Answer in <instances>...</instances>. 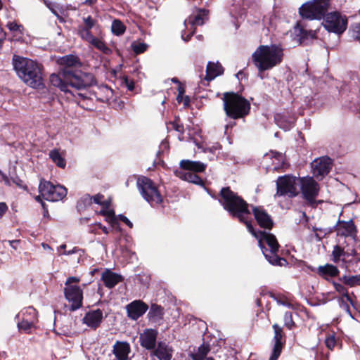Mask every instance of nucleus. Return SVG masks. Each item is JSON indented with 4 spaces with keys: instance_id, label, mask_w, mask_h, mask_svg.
Here are the masks:
<instances>
[{
    "instance_id": "1",
    "label": "nucleus",
    "mask_w": 360,
    "mask_h": 360,
    "mask_svg": "<svg viewBox=\"0 0 360 360\" xmlns=\"http://www.w3.org/2000/svg\"><path fill=\"white\" fill-rule=\"evenodd\" d=\"M221 203L224 210H227L233 217H236L246 225L248 231L258 240L259 246L269 262L273 265L283 266L286 260L277 255L279 245L274 235L265 231L256 232L249 218L250 212L248 204L229 187L222 188L220 191Z\"/></svg>"
},
{
    "instance_id": "2",
    "label": "nucleus",
    "mask_w": 360,
    "mask_h": 360,
    "mask_svg": "<svg viewBox=\"0 0 360 360\" xmlns=\"http://www.w3.org/2000/svg\"><path fill=\"white\" fill-rule=\"evenodd\" d=\"M12 65L18 77L27 86L40 89L44 86L43 65L28 58L13 55Z\"/></svg>"
},
{
    "instance_id": "3",
    "label": "nucleus",
    "mask_w": 360,
    "mask_h": 360,
    "mask_svg": "<svg viewBox=\"0 0 360 360\" xmlns=\"http://www.w3.org/2000/svg\"><path fill=\"white\" fill-rule=\"evenodd\" d=\"M283 58V49L280 45H260L252 53V58L260 79L262 73L280 65Z\"/></svg>"
},
{
    "instance_id": "4",
    "label": "nucleus",
    "mask_w": 360,
    "mask_h": 360,
    "mask_svg": "<svg viewBox=\"0 0 360 360\" xmlns=\"http://www.w3.org/2000/svg\"><path fill=\"white\" fill-rule=\"evenodd\" d=\"M224 110L226 115L236 120L247 115L250 109L249 101L241 96L226 92L224 94Z\"/></svg>"
},
{
    "instance_id": "5",
    "label": "nucleus",
    "mask_w": 360,
    "mask_h": 360,
    "mask_svg": "<svg viewBox=\"0 0 360 360\" xmlns=\"http://www.w3.org/2000/svg\"><path fill=\"white\" fill-rule=\"evenodd\" d=\"M331 6V0H311L299 9L303 19L321 20L328 13Z\"/></svg>"
},
{
    "instance_id": "6",
    "label": "nucleus",
    "mask_w": 360,
    "mask_h": 360,
    "mask_svg": "<svg viewBox=\"0 0 360 360\" xmlns=\"http://www.w3.org/2000/svg\"><path fill=\"white\" fill-rule=\"evenodd\" d=\"M299 186L300 178L291 175L281 176L276 180V192L274 197L295 198L300 193Z\"/></svg>"
},
{
    "instance_id": "7",
    "label": "nucleus",
    "mask_w": 360,
    "mask_h": 360,
    "mask_svg": "<svg viewBox=\"0 0 360 360\" xmlns=\"http://www.w3.org/2000/svg\"><path fill=\"white\" fill-rule=\"evenodd\" d=\"M348 20L345 15L338 11L327 13L321 25L329 32L342 34L347 27Z\"/></svg>"
},
{
    "instance_id": "8",
    "label": "nucleus",
    "mask_w": 360,
    "mask_h": 360,
    "mask_svg": "<svg viewBox=\"0 0 360 360\" xmlns=\"http://www.w3.org/2000/svg\"><path fill=\"white\" fill-rule=\"evenodd\" d=\"M64 77L69 86L77 89H83L96 84V79L93 74L79 70H68L64 72Z\"/></svg>"
},
{
    "instance_id": "9",
    "label": "nucleus",
    "mask_w": 360,
    "mask_h": 360,
    "mask_svg": "<svg viewBox=\"0 0 360 360\" xmlns=\"http://www.w3.org/2000/svg\"><path fill=\"white\" fill-rule=\"evenodd\" d=\"M138 188L143 198L151 205H158L162 202V197L155 184L146 176L139 177L137 180Z\"/></svg>"
},
{
    "instance_id": "10",
    "label": "nucleus",
    "mask_w": 360,
    "mask_h": 360,
    "mask_svg": "<svg viewBox=\"0 0 360 360\" xmlns=\"http://www.w3.org/2000/svg\"><path fill=\"white\" fill-rule=\"evenodd\" d=\"M39 192L44 199L52 202L59 201L67 195V189L64 186L54 185L44 179L40 181Z\"/></svg>"
},
{
    "instance_id": "11",
    "label": "nucleus",
    "mask_w": 360,
    "mask_h": 360,
    "mask_svg": "<svg viewBox=\"0 0 360 360\" xmlns=\"http://www.w3.org/2000/svg\"><path fill=\"white\" fill-rule=\"evenodd\" d=\"M300 186L303 198L311 205L315 202L319 195V185L313 177L300 178Z\"/></svg>"
},
{
    "instance_id": "12",
    "label": "nucleus",
    "mask_w": 360,
    "mask_h": 360,
    "mask_svg": "<svg viewBox=\"0 0 360 360\" xmlns=\"http://www.w3.org/2000/svg\"><path fill=\"white\" fill-rule=\"evenodd\" d=\"M64 294L65 299L71 302V311H75L82 306L83 292L79 286L65 287Z\"/></svg>"
},
{
    "instance_id": "13",
    "label": "nucleus",
    "mask_w": 360,
    "mask_h": 360,
    "mask_svg": "<svg viewBox=\"0 0 360 360\" xmlns=\"http://www.w3.org/2000/svg\"><path fill=\"white\" fill-rule=\"evenodd\" d=\"M332 166L331 160L328 157H321L314 160L311 162L313 174L321 179L327 175Z\"/></svg>"
},
{
    "instance_id": "14",
    "label": "nucleus",
    "mask_w": 360,
    "mask_h": 360,
    "mask_svg": "<svg viewBox=\"0 0 360 360\" xmlns=\"http://www.w3.org/2000/svg\"><path fill=\"white\" fill-rule=\"evenodd\" d=\"M128 316L136 320L141 317L148 309L146 304L141 300H135L126 307Z\"/></svg>"
},
{
    "instance_id": "15",
    "label": "nucleus",
    "mask_w": 360,
    "mask_h": 360,
    "mask_svg": "<svg viewBox=\"0 0 360 360\" xmlns=\"http://www.w3.org/2000/svg\"><path fill=\"white\" fill-rule=\"evenodd\" d=\"M273 328L274 330V345L269 360H277L283 348V342L281 341L283 338V330L282 328L276 323L273 325Z\"/></svg>"
},
{
    "instance_id": "16",
    "label": "nucleus",
    "mask_w": 360,
    "mask_h": 360,
    "mask_svg": "<svg viewBox=\"0 0 360 360\" xmlns=\"http://www.w3.org/2000/svg\"><path fill=\"white\" fill-rule=\"evenodd\" d=\"M158 331L155 329H146L140 335L141 345L148 350L155 347Z\"/></svg>"
},
{
    "instance_id": "17",
    "label": "nucleus",
    "mask_w": 360,
    "mask_h": 360,
    "mask_svg": "<svg viewBox=\"0 0 360 360\" xmlns=\"http://www.w3.org/2000/svg\"><path fill=\"white\" fill-rule=\"evenodd\" d=\"M252 212L258 224L264 229H271L273 227V221L269 214L260 207H254Z\"/></svg>"
},
{
    "instance_id": "18",
    "label": "nucleus",
    "mask_w": 360,
    "mask_h": 360,
    "mask_svg": "<svg viewBox=\"0 0 360 360\" xmlns=\"http://www.w3.org/2000/svg\"><path fill=\"white\" fill-rule=\"evenodd\" d=\"M338 235L345 237H352L356 236L357 230L354 223L352 220L347 221H338L335 226Z\"/></svg>"
},
{
    "instance_id": "19",
    "label": "nucleus",
    "mask_w": 360,
    "mask_h": 360,
    "mask_svg": "<svg viewBox=\"0 0 360 360\" xmlns=\"http://www.w3.org/2000/svg\"><path fill=\"white\" fill-rule=\"evenodd\" d=\"M103 318L102 311L96 309L87 312L82 319V321L83 323L95 330L100 326Z\"/></svg>"
},
{
    "instance_id": "20",
    "label": "nucleus",
    "mask_w": 360,
    "mask_h": 360,
    "mask_svg": "<svg viewBox=\"0 0 360 360\" xmlns=\"http://www.w3.org/2000/svg\"><path fill=\"white\" fill-rule=\"evenodd\" d=\"M173 349L165 342H160L157 347L152 351V355L156 356L158 360H171Z\"/></svg>"
},
{
    "instance_id": "21",
    "label": "nucleus",
    "mask_w": 360,
    "mask_h": 360,
    "mask_svg": "<svg viewBox=\"0 0 360 360\" xmlns=\"http://www.w3.org/2000/svg\"><path fill=\"white\" fill-rule=\"evenodd\" d=\"M131 347L128 342L117 341L112 347V353L117 360H129Z\"/></svg>"
},
{
    "instance_id": "22",
    "label": "nucleus",
    "mask_w": 360,
    "mask_h": 360,
    "mask_svg": "<svg viewBox=\"0 0 360 360\" xmlns=\"http://www.w3.org/2000/svg\"><path fill=\"white\" fill-rule=\"evenodd\" d=\"M58 63L60 65L63 66L62 71L65 72V70H72V68H80L82 63L79 58L75 55H66L61 57L58 60Z\"/></svg>"
},
{
    "instance_id": "23",
    "label": "nucleus",
    "mask_w": 360,
    "mask_h": 360,
    "mask_svg": "<svg viewBox=\"0 0 360 360\" xmlns=\"http://www.w3.org/2000/svg\"><path fill=\"white\" fill-rule=\"evenodd\" d=\"M179 165L181 169L193 172H204L207 167L206 164L200 161H192L189 160H182Z\"/></svg>"
},
{
    "instance_id": "24",
    "label": "nucleus",
    "mask_w": 360,
    "mask_h": 360,
    "mask_svg": "<svg viewBox=\"0 0 360 360\" xmlns=\"http://www.w3.org/2000/svg\"><path fill=\"white\" fill-rule=\"evenodd\" d=\"M307 25L304 24L303 22H298L296 26L295 27V33L297 36H298L300 39H314L316 38V30H311V29H307Z\"/></svg>"
},
{
    "instance_id": "25",
    "label": "nucleus",
    "mask_w": 360,
    "mask_h": 360,
    "mask_svg": "<svg viewBox=\"0 0 360 360\" xmlns=\"http://www.w3.org/2000/svg\"><path fill=\"white\" fill-rule=\"evenodd\" d=\"M101 279L105 287L112 288L122 281V276L107 269L102 274Z\"/></svg>"
},
{
    "instance_id": "26",
    "label": "nucleus",
    "mask_w": 360,
    "mask_h": 360,
    "mask_svg": "<svg viewBox=\"0 0 360 360\" xmlns=\"http://www.w3.org/2000/svg\"><path fill=\"white\" fill-rule=\"evenodd\" d=\"M50 82L51 84L59 88L61 91L64 92H69V84L67 82L64 77V72L61 70L60 73L58 75L52 74L50 76Z\"/></svg>"
},
{
    "instance_id": "27",
    "label": "nucleus",
    "mask_w": 360,
    "mask_h": 360,
    "mask_svg": "<svg viewBox=\"0 0 360 360\" xmlns=\"http://www.w3.org/2000/svg\"><path fill=\"white\" fill-rule=\"evenodd\" d=\"M224 72V68L219 63L209 62L206 68L205 79L208 81L212 80L216 77L221 75Z\"/></svg>"
},
{
    "instance_id": "28",
    "label": "nucleus",
    "mask_w": 360,
    "mask_h": 360,
    "mask_svg": "<svg viewBox=\"0 0 360 360\" xmlns=\"http://www.w3.org/2000/svg\"><path fill=\"white\" fill-rule=\"evenodd\" d=\"M20 317L22 320L27 321L30 320L32 323H36L37 321V312L32 307H29L16 315L17 319H20Z\"/></svg>"
},
{
    "instance_id": "29",
    "label": "nucleus",
    "mask_w": 360,
    "mask_h": 360,
    "mask_svg": "<svg viewBox=\"0 0 360 360\" xmlns=\"http://www.w3.org/2000/svg\"><path fill=\"white\" fill-rule=\"evenodd\" d=\"M319 274L323 276H330V277H334L338 275L339 270L338 269L332 264H326L325 266H320L318 268Z\"/></svg>"
},
{
    "instance_id": "30",
    "label": "nucleus",
    "mask_w": 360,
    "mask_h": 360,
    "mask_svg": "<svg viewBox=\"0 0 360 360\" xmlns=\"http://www.w3.org/2000/svg\"><path fill=\"white\" fill-rule=\"evenodd\" d=\"M209 11L205 9H200L198 13L193 15L190 16L189 22L192 25H202L204 24L205 20L207 19Z\"/></svg>"
},
{
    "instance_id": "31",
    "label": "nucleus",
    "mask_w": 360,
    "mask_h": 360,
    "mask_svg": "<svg viewBox=\"0 0 360 360\" xmlns=\"http://www.w3.org/2000/svg\"><path fill=\"white\" fill-rule=\"evenodd\" d=\"M46 7L51 11V13L57 17L60 22H64L63 18L60 15V13H63V6L56 3L51 2L48 0H43Z\"/></svg>"
},
{
    "instance_id": "32",
    "label": "nucleus",
    "mask_w": 360,
    "mask_h": 360,
    "mask_svg": "<svg viewBox=\"0 0 360 360\" xmlns=\"http://www.w3.org/2000/svg\"><path fill=\"white\" fill-rule=\"evenodd\" d=\"M210 350V346L202 345L198 347L196 353H192L190 356L193 360H205V358L207 355Z\"/></svg>"
},
{
    "instance_id": "33",
    "label": "nucleus",
    "mask_w": 360,
    "mask_h": 360,
    "mask_svg": "<svg viewBox=\"0 0 360 360\" xmlns=\"http://www.w3.org/2000/svg\"><path fill=\"white\" fill-rule=\"evenodd\" d=\"M162 308L157 304H152L148 313L150 319L154 321L160 320L162 318L163 311Z\"/></svg>"
},
{
    "instance_id": "34",
    "label": "nucleus",
    "mask_w": 360,
    "mask_h": 360,
    "mask_svg": "<svg viewBox=\"0 0 360 360\" xmlns=\"http://www.w3.org/2000/svg\"><path fill=\"white\" fill-rule=\"evenodd\" d=\"M49 157L59 167L64 168L65 167V160L57 150H51L49 153Z\"/></svg>"
},
{
    "instance_id": "35",
    "label": "nucleus",
    "mask_w": 360,
    "mask_h": 360,
    "mask_svg": "<svg viewBox=\"0 0 360 360\" xmlns=\"http://www.w3.org/2000/svg\"><path fill=\"white\" fill-rule=\"evenodd\" d=\"M89 44H91L98 50L101 51L104 54L108 55L112 52L111 49L108 48L105 44L98 38L95 37L94 40H92Z\"/></svg>"
},
{
    "instance_id": "36",
    "label": "nucleus",
    "mask_w": 360,
    "mask_h": 360,
    "mask_svg": "<svg viewBox=\"0 0 360 360\" xmlns=\"http://www.w3.org/2000/svg\"><path fill=\"white\" fill-rule=\"evenodd\" d=\"M126 27L120 20H113L111 25V30L113 34L120 36L124 33Z\"/></svg>"
},
{
    "instance_id": "37",
    "label": "nucleus",
    "mask_w": 360,
    "mask_h": 360,
    "mask_svg": "<svg viewBox=\"0 0 360 360\" xmlns=\"http://www.w3.org/2000/svg\"><path fill=\"white\" fill-rule=\"evenodd\" d=\"M183 179L197 184L200 185L202 184V180L200 178L199 176H198L196 174L191 172H186L182 176H181Z\"/></svg>"
},
{
    "instance_id": "38",
    "label": "nucleus",
    "mask_w": 360,
    "mask_h": 360,
    "mask_svg": "<svg viewBox=\"0 0 360 360\" xmlns=\"http://www.w3.org/2000/svg\"><path fill=\"white\" fill-rule=\"evenodd\" d=\"M343 283L349 286L360 285V274L355 276H344L340 279Z\"/></svg>"
},
{
    "instance_id": "39",
    "label": "nucleus",
    "mask_w": 360,
    "mask_h": 360,
    "mask_svg": "<svg viewBox=\"0 0 360 360\" xmlns=\"http://www.w3.org/2000/svg\"><path fill=\"white\" fill-rule=\"evenodd\" d=\"M333 285L336 291L342 295L341 297H345L347 301L349 302L352 305H354L353 300L349 295L347 288H345L342 285L337 283H333Z\"/></svg>"
},
{
    "instance_id": "40",
    "label": "nucleus",
    "mask_w": 360,
    "mask_h": 360,
    "mask_svg": "<svg viewBox=\"0 0 360 360\" xmlns=\"http://www.w3.org/2000/svg\"><path fill=\"white\" fill-rule=\"evenodd\" d=\"M35 323H32V321L28 320H22L21 321L18 322V328L19 330H22L26 333H30L31 330L34 328Z\"/></svg>"
},
{
    "instance_id": "41",
    "label": "nucleus",
    "mask_w": 360,
    "mask_h": 360,
    "mask_svg": "<svg viewBox=\"0 0 360 360\" xmlns=\"http://www.w3.org/2000/svg\"><path fill=\"white\" fill-rule=\"evenodd\" d=\"M345 254L346 252H345L344 248L339 245L334 246L332 252L333 261L335 263H338L340 260V257L345 256Z\"/></svg>"
},
{
    "instance_id": "42",
    "label": "nucleus",
    "mask_w": 360,
    "mask_h": 360,
    "mask_svg": "<svg viewBox=\"0 0 360 360\" xmlns=\"http://www.w3.org/2000/svg\"><path fill=\"white\" fill-rule=\"evenodd\" d=\"M167 129H174L181 134H183L184 131V126L181 123H180L179 117H176L174 121L169 122L167 124Z\"/></svg>"
},
{
    "instance_id": "43",
    "label": "nucleus",
    "mask_w": 360,
    "mask_h": 360,
    "mask_svg": "<svg viewBox=\"0 0 360 360\" xmlns=\"http://www.w3.org/2000/svg\"><path fill=\"white\" fill-rule=\"evenodd\" d=\"M78 34L82 39L86 41L89 43H90L95 38V37H94L91 34V30L78 27Z\"/></svg>"
},
{
    "instance_id": "44",
    "label": "nucleus",
    "mask_w": 360,
    "mask_h": 360,
    "mask_svg": "<svg viewBox=\"0 0 360 360\" xmlns=\"http://www.w3.org/2000/svg\"><path fill=\"white\" fill-rule=\"evenodd\" d=\"M92 203V197L89 195H84L78 201L77 207L79 210L84 209Z\"/></svg>"
},
{
    "instance_id": "45",
    "label": "nucleus",
    "mask_w": 360,
    "mask_h": 360,
    "mask_svg": "<svg viewBox=\"0 0 360 360\" xmlns=\"http://www.w3.org/2000/svg\"><path fill=\"white\" fill-rule=\"evenodd\" d=\"M131 49L136 54H140L146 51L148 45L143 42L134 41L131 45Z\"/></svg>"
},
{
    "instance_id": "46",
    "label": "nucleus",
    "mask_w": 360,
    "mask_h": 360,
    "mask_svg": "<svg viewBox=\"0 0 360 360\" xmlns=\"http://www.w3.org/2000/svg\"><path fill=\"white\" fill-rule=\"evenodd\" d=\"M105 217H106V221L112 226H115L118 224L117 218L115 216V212L112 210L107 209L105 211Z\"/></svg>"
},
{
    "instance_id": "47",
    "label": "nucleus",
    "mask_w": 360,
    "mask_h": 360,
    "mask_svg": "<svg viewBox=\"0 0 360 360\" xmlns=\"http://www.w3.org/2000/svg\"><path fill=\"white\" fill-rule=\"evenodd\" d=\"M6 27L11 32H18L20 34H22L24 31L23 26L15 22H8L6 24Z\"/></svg>"
},
{
    "instance_id": "48",
    "label": "nucleus",
    "mask_w": 360,
    "mask_h": 360,
    "mask_svg": "<svg viewBox=\"0 0 360 360\" xmlns=\"http://www.w3.org/2000/svg\"><path fill=\"white\" fill-rule=\"evenodd\" d=\"M83 21H84V25L79 26V27H82V28H84V29H87V30L92 29L96 22V21L90 15H89L86 18H84Z\"/></svg>"
},
{
    "instance_id": "49",
    "label": "nucleus",
    "mask_w": 360,
    "mask_h": 360,
    "mask_svg": "<svg viewBox=\"0 0 360 360\" xmlns=\"http://www.w3.org/2000/svg\"><path fill=\"white\" fill-rule=\"evenodd\" d=\"M284 322L285 326L289 329H292L295 326V323L292 320L291 312L287 311L285 313Z\"/></svg>"
},
{
    "instance_id": "50",
    "label": "nucleus",
    "mask_w": 360,
    "mask_h": 360,
    "mask_svg": "<svg viewBox=\"0 0 360 360\" xmlns=\"http://www.w3.org/2000/svg\"><path fill=\"white\" fill-rule=\"evenodd\" d=\"M103 195L101 194H97L92 197V201L96 204L104 206L105 208H108L110 202L108 201H102Z\"/></svg>"
},
{
    "instance_id": "51",
    "label": "nucleus",
    "mask_w": 360,
    "mask_h": 360,
    "mask_svg": "<svg viewBox=\"0 0 360 360\" xmlns=\"http://www.w3.org/2000/svg\"><path fill=\"white\" fill-rule=\"evenodd\" d=\"M351 32L352 37L356 40L360 41V22L352 25Z\"/></svg>"
},
{
    "instance_id": "52",
    "label": "nucleus",
    "mask_w": 360,
    "mask_h": 360,
    "mask_svg": "<svg viewBox=\"0 0 360 360\" xmlns=\"http://www.w3.org/2000/svg\"><path fill=\"white\" fill-rule=\"evenodd\" d=\"M338 302H339V304H340V307L344 309L345 311L348 312L349 314H351L350 313V308H349V305L348 304V301H347V300L345 299V297H340L338 298Z\"/></svg>"
},
{
    "instance_id": "53",
    "label": "nucleus",
    "mask_w": 360,
    "mask_h": 360,
    "mask_svg": "<svg viewBox=\"0 0 360 360\" xmlns=\"http://www.w3.org/2000/svg\"><path fill=\"white\" fill-rule=\"evenodd\" d=\"M80 281L79 278L75 277V276H70L67 278L65 285V287H70V286H77V285H75L74 283H77Z\"/></svg>"
},
{
    "instance_id": "54",
    "label": "nucleus",
    "mask_w": 360,
    "mask_h": 360,
    "mask_svg": "<svg viewBox=\"0 0 360 360\" xmlns=\"http://www.w3.org/2000/svg\"><path fill=\"white\" fill-rule=\"evenodd\" d=\"M184 93V89H179V95L177 96L176 100L179 103L183 102L185 105H188L190 102V99L188 96H186L183 99V94Z\"/></svg>"
},
{
    "instance_id": "55",
    "label": "nucleus",
    "mask_w": 360,
    "mask_h": 360,
    "mask_svg": "<svg viewBox=\"0 0 360 360\" xmlns=\"http://www.w3.org/2000/svg\"><path fill=\"white\" fill-rule=\"evenodd\" d=\"M325 343L328 349H333L336 344L335 339L333 336H330L326 339Z\"/></svg>"
},
{
    "instance_id": "56",
    "label": "nucleus",
    "mask_w": 360,
    "mask_h": 360,
    "mask_svg": "<svg viewBox=\"0 0 360 360\" xmlns=\"http://www.w3.org/2000/svg\"><path fill=\"white\" fill-rule=\"evenodd\" d=\"M123 82L125 84V86H127L128 90L131 91L134 89V82L133 80H130L128 79L127 77H125L124 78Z\"/></svg>"
},
{
    "instance_id": "57",
    "label": "nucleus",
    "mask_w": 360,
    "mask_h": 360,
    "mask_svg": "<svg viewBox=\"0 0 360 360\" xmlns=\"http://www.w3.org/2000/svg\"><path fill=\"white\" fill-rule=\"evenodd\" d=\"M119 219L121 221H122L124 223H125L129 228L133 227V224L125 216L120 214V215H119Z\"/></svg>"
},
{
    "instance_id": "58",
    "label": "nucleus",
    "mask_w": 360,
    "mask_h": 360,
    "mask_svg": "<svg viewBox=\"0 0 360 360\" xmlns=\"http://www.w3.org/2000/svg\"><path fill=\"white\" fill-rule=\"evenodd\" d=\"M8 210V206L5 202H0V217H1Z\"/></svg>"
},
{
    "instance_id": "59",
    "label": "nucleus",
    "mask_w": 360,
    "mask_h": 360,
    "mask_svg": "<svg viewBox=\"0 0 360 360\" xmlns=\"http://www.w3.org/2000/svg\"><path fill=\"white\" fill-rule=\"evenodd\" d=\"M271 155H273V157L274 158H276L278 161H283V155L281 153L271 152Z\"/></svg>"
},
{
    "instance_id": "60",
    "label": "nucleus",
    "mask_w": 360,
    "mask_h": 360,
    "mask_svg": "<svg viewBox=\"0 0 360 360\" xmlns=\"http://www.w3.org/2000/svg\"><path fill=\"white\" fill-rule=\"evenodd\" d=\"M6 38V33L3 29L0 27V49H1L2 43Z\"/></svg>"
},
{
    "instance_id": "61",
    "label": "nucleus",
    "mask_w": 360,
    "mask_h": 360,
    "mask_svg": "<svg viewBox=\"0 0 360 360\" xmlns=\"http://www.w3.org/2000/svg\"><path fill=\"white\" fill-rule=\"evenodd\" d=\"M193 32H191V33H190V34H187V35L186 36L184 33H182V34H181V38H182V39H183L184 41H188L191 39V36L193 35Z\"/></svg>"
},
{
    "instance_id": "62",
    "label": "nucleus",
    "mask_w": 360,
    "mask_h": 360,
    "mask_svg": "<svg viewBox=\"0 0 360 360\" xmlns=\"http://www.w3.org/2000/svg\"><path fill=\"white\" fill-rule=\"evenodd\" d=\"M0 174H1L2 177H3V179L4 181V183L6 184V185H10V180L8 179V176L6 175H5L4 173H2L1 171H0Z\"/></svg>"
},
{
    "instance_id": "63",
    "label": "nucleus",
    "mask_w": 360,
    "mask_h": 360,
    "mask_svg": "<svg viewBox=\"0 0 360 360\" xmlns=\"http://www.w3.org/2000/svg\"><path fill=\"white\" fill-rule=\"evenodd\" d=\"M18 243H19V240H10V241H9V243H10L11 246L13 249H15V250H16V249H17V247H16V245H16V244H18Z\"/></svg>"
},
{
    "instance_id": "64",
    "label": "nucleus",
    "mask_w": 360,
    "mask_h": 360,
    "mask_svg": "<svg viewBox=\"0 0 360 360\" xmlns=\"http://www.w3.org/2000/svg\"><path fill=\"white\" fill-rule=\"evenodd\" d=\"M96 1L97 0H85L83 4L88 6H92L96 2Z\"/></svg>"
}]
</instances>
